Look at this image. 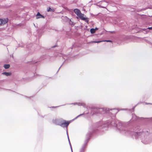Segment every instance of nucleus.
<instances>
[{
	"mask_svg": "<svg viewBox=\"0 0 152 152\" xmlns=\"http://www.w3.org/2000/svg\"><path fill=\"white\" fill-rule=\"evenodd\" d=\"M94 132V130L93 129V127H90L88 132L86 136V140L80 149V152H84L86 145L89 140L91 134Z\"/></svg>",
	"mask_w": 152,
	"mask_h": 152,
	"instance_id": "nucleus-2",
	"label": "nucleus"
},
{
	"mask_svg": "<svg viewBox=\"0 0 152 152\" xmlns=\"http://www.w3.org/2000/svg\"><path fill=\"white\" fill-rule=\"evenodd\" d=\"M104 42H112V41L110 40H106L104 41Z\"/></svg>",
	"mask_w": 152,
	"mask_h": 152,
	"instance_id": "nucleus-22",
	"label": "nucleus"
},
{
	"mask_svg": "<svg viewBox=\"0 0 152 152\" xmlns=\"http://www.w3.org/2000/svg\"><path fill=\"white\" fill-rule=\"evenodd\" d=\"M140 103H138L136 105H135L132 109L133 110V111H134V109L135 108V107L137 106V105L139 104Z\"/></svg>",
	"mask_w": 152,
	"mask_h": 152,
	"instance_id": "nucleus-21",
	"label": "nucleus"
},
{
	"mask_svg": "<svg viewBox=\"0 0 152 152\" xmlns=\"http://www.w3.org/2000/svg\"><path fill=\"white\" fill-rule=\"evenodd\" d=\"M110 126L117 127L119 132L122 134L131 136L136 139H140L142 143L145 144H148L151 142L149 129H144L140 130L138 128L136 129H128L124 126L121 122L115 120L101 121L90 127H92L95 132L96 130L101 128Z\"/></svg>",
	"mask_w": 152,
	"mask_h": 152,
	"instance_id": "nucleus-1",
	"label": "nucleus"
},
{
	"mask_svg": "<svg viewBox=\"0 0 152 152\" xmlns=\"http://www.w3.org/2000/svg\"><path fill=\"white\" fill-rule=\"evenodd\" d=\"M81 18L82 20H84L86 22L88 23H89L88 20V18L84 17H83Z\"/></svg>",
	"mask_w": 152,
	"mask_h": 152,
	"instance_id": "nucleus-12",
	"label": "nucleus"
},
{
	"mask_svg": "<svg viewBox=\"0 0 152 152\" xmlns=\"http://www.w3.org/2000/svg\"><path fill=\"white\" fill-rule=\"evenodd\" d=\"M36 18L37 19L42 18H44L45 17L44 16L41 15L39 12H38L36 15Z\"/></svg>",
	"mask_w": 152,
	"mask_h": 152,
	"instance_id": "nucleus-9",
	"label": "nucleus"
},
{
	"mask_svg": "<svg viewBox=\"0 0 152 152\" xmlns=\"http://www.w3.org/2000/svg\"><path fill=\"white\" fill-rule=\"evenodd\" d=\"M109 32H110L111 34L115 33V31H109Z\"/></svg>",
	"mask_w": 152,
	"mask_h": 152,
	"instance_id": "nucleus-24",
	"label": "nucleus"
},
{
	"mask_svg": "<svg viewBox=\"0 0 152 152\" xmlns=\"http://www.w3.org/2000/svg\"><path fill=\"white\" fill-rule=\"evenodd\" d=\"M64 62H65V61H64L63 63L61 65V66H60V67L59 68V69H58V70L60 69V68L61 67V66L63 65V64Z\"/></svg>",
	"mask_w": 152,
	"mask_h": 152,
	"instance_id": "nucleus-28",
	"label": "nucleus"
},
{
	"mask_svg": "<svg viewBox=\"0 0 152 152\" xmlns=\"http://www.w3.org/2000/svg\"><path fill=\"white\" fill-rule=\"evenodd\" d=\"M24 97L26 98H28V97L26 96H24Z\"/></svg>",
	"mask_w": 152,
	"mask_h": 152,
	"instance_id": "nucleus-33",
	"label": "nucleus"
},
{
	"mask_svg": "<svg viewBox=\"0 0 152 152\" xmlns=\"http://www.w3.org/2000/svg\"><path fill=\"white\" fill-rule=\"evenodd\" d=\"M63 56V58H64V59H65V58H64V56L63 55L62 56Z\"/></svg>",
	"mask_w": 152,
	"mask_h": 152,
	"instance_id": "nucleus-31",
	"label": "nucleus"
},
{
	"mask_svg": "<svg viewBox=\"0 0 152 152\" xmlns=\"http://www.w3.org/2000/svg\"><path fill=\"white\" fill-rule=\"evenodd\" d=\"M2 74L8 76L11 75V73L9 72H4L2 73Z\"/></svg>",
	"mask_w": 152,
	"mask_h": 152,
	"instance_id": "nucleus-14",
	"label": "nucleus"
},
{
	"mask_svg": "<svg viewBox=\"0 0 152 152\" xmlns=\"http://www.w3.org/2000/svg\"><path fill=\"white\" fill-rule=\"evenodd\" d=\"M70 123V122L69 121H66L63 119L60 126L63 128H67Z\"/></svg>",
	"mask_w": 152,
	"mask_h": 152,
	"instance_id": "nucleus-4",
	"label": "nucleus"
},
{
	"mask_svg": "<svg viewBox=\"0 0 152 152\" xmlns=\"http://www.w3.org/2000/svg\"><path fill=\"white\" fill-rule=\"evenodd\" d=\"M47 11H51L52 12H54L55 11V10L53 8H51L50 7H49L48 9H47Z\"/></svg>",
	"mask_w": 152,
	"mask_h": 152,
	"instance_id": "nucleus-16",
	"label": "nucleus"
},
{
	"mask_svg": "<svg viewBox=\"0 0 152 152\" xmlns=\"http://www.w3.org/2000/svg\"><path fill=\"white\" fill-rule=\"evenodd\" d=\"M114 109V110H118V111L116 113H117L120 110H128L129 111H130L131 110V109H124V108H123V109Z\"/></svg>",
	"mask_w": 152,
	"mask_h": 152,
	"instance_id": "nucleus-11",
	"label": "nucleus"
},
{
	"mask_svg": "<svg viewBox=\"0 0 152 152\" xmlns=\"http://www.w3.org/2000/svg\"><path fill=\"white\" fill-rule=\"evenodd\" d=\"M30 62L31 63V64H34L35 63H37V62L32 61Z\"/></svg>",
	"mask_w": 152,
	"mask_h": 152,
	"instance_id": "nucleus-25",
	"label": "nucleus"
},
{
	"mask_svg": "<svg viewBox=\"0 0 152 152\" xmlns=\"http://www.w3.org/2000/svg\"><path fill=\"white\" fill-rule=\"evenodd\" d=\"M69 104L77 105L78 106H82L84 107H87V105L84 102H76L74 103Z\"/></svg>",
	"mask_w": 152,
	"mask_h": 152,
	"instance_id": "nucleus-7",
	"label": "nucleus"
},
{
	"mask_svg": "<svg viewBox=\"0 0 152 152\" xmlns=\"http://www.w3.org/2000/svg\"><path fill=\"white\" fill-rule=\"evenodd\" d=\"M84 114V113H83V114H80L79 115H78V116H77L76 117H75L74 119L73 120V121H74V120H75L77 118H78L80 116H82Z\"/></svg>",
	"mask_w": 152,
	"mask_h": 152,
	"instance_id": "nucleus-19",
	"label": "nucleus"
},
{
	"mask_svg": "<svg viewBox=\"0 0 152 152\" xmlns=\"http://www.w3.org/2000/svg\"><path fill=\"white\" fill-rule=\"evenodd\" d=\"M74 12L80 18L83 17H84V15L83 14H82L80 11L79 9H74Z\"/></svg>",
	"mask_w": 152,
	"mask_h": 152,
	"instance_id": "nucleus-5",
	"label": "nucleus"
},
{
	"mask_svg": "<svg viewBox=\"0 0 152 152\" xmlns=\"http://www.w3.org/2000/svg\"><path fill=\"white\" fill-rule=\"evenodd\" d=\"M20 47H23V46L22 45V46H20Z\"/></svg>",
	"mask_w": 152,
	"mask_h": 152,
	"instance_id": "nucleus-34",
	"label": "nucleus"
},
{
	"mask_svg": "<svg viewBox=\"0 0 152 152\" xmlns=\"http://www.w3.org/2000/svg\"><path fill=\"white\" fill-rule=\"evenodd\" d=\"M60 55H61V53H58V55L57 56H60Z\"/></svg>",
	"mask_w": 152,
	"mask_h": 152,
	"instance_id": "nucleus-29",
	"label": "nucleus"
},
{
	"mask_svg": "<svg viewBox=\"0 0 152 152\" xmlns=\"http://www.w3.org/2000/svg\"><path fill=\"white\" fill-rule=\"evenodd\" d=\"M114 109H110L107 108H96L94 109V111H96V113L112 114L111 111H112Z\"/></svg>",
	"mask_w": 152,
	"mask_h": 152,
	"instance_id": "nucleus-3",
	"label": "nucleus"
},
{
	"mask_svg": "<svg viewBox=\"0 0 152 152\" xmlns=\"http://www.w3.org/2000/svg\"><path fill=\"white\" fill-rule=\"evenodd\" d=\"M102 42L101 41H93L92 42H94V43H98L100 42Z\"/></svg>",
	"mask_w": 152,
	"mask_h": 152,
	"instance_id": "nucleus-23",
	"label": "nucleus"
},
{
	"mask_svg": "<svg viewBox=\"0 0 152 152\" xmlns=\"http://www.w3.org/2000/svg\"><path fill=\"white\" fill-rule=\"evenodd\" d=\"M143 102H140V103H143Z\"/></svg>",
	"mask_w": 152,
	"mask_h": 152,
	"instance_id": "nucleus-35",
	"label": "nucleus"
},
{
	"mask_svg": "<svg viewBox=\"0 0 152 152\" xmlns=\"http://www.w3.org/2000/svg\"><path fill=\"white\" fill-rule=\"evenodd\" d=\"M145 104H151V103L145 102Z\"/></svg>",
	"mask_w": 152,
	"mask_h": 152,
	"instance_id": "nucleus-26",
	"label": "nucleus"
},
{
	"mask_svg": "<svg viewBox=\"0 0 152 152\" xmlns=\"http://www.w3.org/2000/svg\"><path fill=\"white\" fill-rule=\"evenodd\" d=\"M63 120L61 118L53 119V122L56 125L60 126Z\"/></svg>",
	"mask_w": 152,
	"mask_h": 152,
	"instance_id": "nucleus-6",
	"label": "nucleus"
},
{
	"mask_svg": "<svg viewBox=\"0 0 152 152\" xmlns=\"http://www.w3.org/2000/svg\"><path fill=\"white\" fill-rule=\"evenodd\" d=\"M151 104H152V103H151Z\"/></svg>",
	"mask_w": 152,
	"mask_h": 152,
	"instance_id": "nucleus-36",
	"label": "nucleus"
},
{
	"mask_svg": "<svg viewBox=\"0 0 152 152\" xmlns=\"http://www.w3.org/2000/svg\"><path fill=\"white\" fill-rule=\"evenodd\" d=\"M69 23L70 25H71L72 26L74 25L73 22H72L71 20L69 19Z\"/></svg>",
	"mask_w": 152,
	"mask_h": 152,
	"instance_id": "nucleus-20",
	"label": "nucleus"
},
{
	"mask_svg": "<svg viewBox=\"0 0 152 152\" xmlns=\"http://www.w3.org/2000/svg\"><path fill=\"white\" fill-rule=\"evenodd\" d=\"M4 68L6 69H8L10 67V65L9 64H5L4 65Z\"/></svg>",
	"mask_w": 152,
	"mask_h": 152,
	"instance_id": "nucleus-18",
	"label": "nucleus"
},
{
	"mask_svg": "<svg viewBox=\"0 0 152 152\" xmlns=\"http://www.w3.org/2000/svg\"><path fill=\"white\" fill-rule=\"evenodd\" d=\"M58 106H56V107H52L53 108H55V107H58Z\"/></svg>",
	"mask_w": 152,
	"mask_h": 152,
	"instance_id": "nucleus-32",
	"label": "nucleus"
},
{
	"mask_svg": "<svg viewBox=\"0 0 152 152\" xmlns=\"http://www.w3.org/2000/svg\"><path fill=\"white\" fill-rule=\"evenodd\" d=\"M65 22H68L69 20V19L66 16H63L61 18Z\"/></svg>",
	"mask_w": 152,
	"mask_h": 152,
	"instance_id": "nucleus-10",
	"label": "nucleus"
},
{
	"mask_svg": "<svg viewBox=\"0 0 152 152\" xmlns=\"http://www.w3.org/2000/svg\"><path fill=\"white\" fill-rule=\"evenodd\" d=\"M98 28H95L94 29H95V31H96V30H98Z\"/></svg>",
	"mask_w": 152,
	"mask_h": 152,
	"instance_id": "nucleus-30",
	"label": "nucleus"
},
{
	"mask_svg": "<svg viewBox=\"0 0 152 152\" xmlns=\"http://www.w3.org/2000/svg\"><path fill=\"white\" fill-rule=\"evenodd\" d=\"M95 29L94 28H92L90 29V32L91 34H93L95 32Z\"/></svg>",
	"mask_w": 152,
	"mask_h": 152,
	"instance_id": "nucleus-17",
	"label": "nucleus"
},
{
	"mask_svg": "<svg viewBox=\"0 0 152 152\" xmlns=\"http://www.w3.org/2000/svg\"><path fill=\"white\" fill-rule=\"evenodd\" d=\"M8 21V18L0 19V25H3L6 24Z\"/></svg>",
	"mask_w": 152,
	"mask_h": 152,
	"instance_id": "nucleus-8",
	"label": "nucleus"
},
{
	"mask_svg": "<svg viewBox=\"0 0 152 152\" xmlns=\"http://www.w3.org/2000/svg\"><path fill=\"white\" fill-rule=\"evenodd\" d=\"M147 29H149V30H151L152 29V27H148L147 28Z\"/></svg>",
	"mask_w": 152,
	"mask_h": 152,
	"instance_id": "nucleus-27",
	"label": "nucleus"
},
{
	"mask_svg": "<svg viewBox=\"0 0 152 152\" xmlns=\"http://www.w3.org/2000/svg\"><path fill=\"white\" fill-rule=\"evenodd\" d=\"M102 4H104L105 5V6H100V7L102 8H105L106 6L107 5V4H108L105 1H103L102 2Z\"/></svg>",
	"mask_w": 152,
	"mask_h": 152,
	"instance_id": "nucleus-13",
	"label": "nucleus"
},
{
	"mask_svg": "<svg viewBox=\"0 0 152 152\" xmlns=\"http://www.w3.org/2000/svg\"><path fill=\"white\" fill-rule=\"evenodd\" d=\"M66 133H67V137H68V141H69V144L70 146V148H71V150L72 152H73L72 150V147L71 145V144L70 143V140H69V136H68V132H67V129H66Z\"/></svg>",
	"mask_w": 152,
	"mask_h": 152,
	"instance_id": "nucleus-15",
	"label": "nucleus"
}]
</instances>
